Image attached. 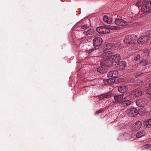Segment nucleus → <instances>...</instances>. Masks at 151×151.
<instances>
[{
  "instance_id": "nucleus-1",
  "label": "nucleus",
  "mask_w": 151,
  "mask_h": 151,
  "mask_svg": "<svg viewBox=\"0 0 151 151\" xmlns=\"http://www.w3.org/2000/svg\"><path fill=\"white\" fill-rule=\"evenodd\" d=\"M113 53L110 51L103 53L102 54L103 59L101 60V63L106 64L108 66H111L113 65L112 56Z\"/></svg>"
},
{
  "instance_id": "nucleus-2",
  "label": "nucleus",
  "mask_w": 151,
  "mask_h": 151,
  "mask_svg": "<svg viewBox=\"0 0 151 151\" xmlns=\"http://www.w3.org/2000/svg\"><path fill=\"white\" fill-rule=\"evenodd\" d=\"M136 36L134 35H127L124 38V42L127 44L134 43L136 39Z\"/></svg>"
},
{
  "instance_id": "nucleus-3",
  "label": "nucleus",
  "mask_w": 151,
  "mask_h": 151,
  "mask_svg": "<svg viewBox=\"0 0 151 151\" xmlns=\"http://www.w3.org/2000/svg\"><path fill=\"white\" fill-rule=\"evenodd\" d=\"M141 7V11L143 13L151 12V1H147L146 4Z\"/></svg>"
},
{
  "instance_id": "nucleus-4",
  "label": "nucleus",
  "mask_w": 151,
  "mask_h": 151,
  "mask_svg": "<svg viewBox=\"0 0 151 151\" xmlns=\"http://www.w3.org/2000/svg\"><path fill=\"white\" fill-rule=\"evenodd\" d=\"M88 26L85 25L82 26L80 29H78L80 31H83V29H85V30L83 32V33L86 35H92L94 33V31L93 29L89 28L87 29Z\"/></svg>"
},
{
  "instance_id": "nucleus-5",
  "label": "nucleus",
  "mask_w": 151,
  "mask_h": 151,
  "mask_svg": "<svg viewBox=\"0 0 151 151\" xmlns=\"http://www.w3.org/2000/svg\"><path fill=\"white\" fill-rule=\"evenodd\" d=\"M103 63H102V64L101 63V61L100 63L101 66L97 69V71L101 73H104L107 72L108 70V67L111 66L106 65V64H104Z\"/></svg>"
},
{
  "instance_id": "nucleus-6",
  "label": "nucleus",
  "mask_w": 151,
  "mask_h": 151,
  "mask_svg": "<svg viewBox=\"0 0 151 151\" xmlns=\"http://www.w3.org/2000/svg\"><path fill=\"white\" fill-rule=\"evenodd\" d=\"M126 113L130 116H135L138 114V110L135 108H130L127 109L126 111Z\"/></svg>"
},
{
  "instance_id": "nucleus-7",
  "label": "nucleus",
  "mask_w": 151,
  "mask_h": 151,
  "mask_svg": "<svg viewBox=\"0 0 151 151\" xmlns=\"http://www.w3.org/2000/svg\"><path fill=\"white\" fill-rule=\"evenodd\" d=\"M136 104L139 107H142L146 105L148 103V101L145 98H141L136 100Z\"/></svg>"
},
{
  "instance_id": "nucleus-8",
  "label": "nucleus",
  "mask_w": 151,
  "mask_h": 151,
  "mask_svg": "<svg viewBox=\"0 0 151 151\" xmlns=\"http://www.w3.org/2000/svg\"><path fill=\"white\" fill-rule=\"evenodd\" d=\"M97 31L100 33L106 34L110 32V30L104 26H99L96 28Z\"/></svg>"
},
{
  "instance_id": "nucleus-9",
  "label": "nucleus",
  "mask_w": 151,
  "mask_h": 151,
  "mask_svg": "<svg viewBox=\"0 0 151 151\" xmlns=\"http://www.w3.org/2000/svg\"><path fill=\"white\" fill-rule=\"evenodd\" d=\"M124 98L123 94L115 95L114 96V100L113 101V103H119L120 104Z\"/></svg>"
},
{
  "instance_id": "nucleus-10",
  "label": "nucleus",
  "mask_w": 151,
  "mask_h": 151,
  "mask_svg": "<svg viewBox=\"0 0 151 151\" xmlns=\"http://www.w3.org/2000/svg\"><path fill=\"white\" fill-rule=\"evenodd\" d=\"M93 45L95 47H98L102 44L103 40L100 37H96L93 39Z\"/></svg>"
},
{
  "instance_id": "nucleus-11",
  "label": "nucleus",
  "mask_w": 151,
  "mask_h": 151,
  "mask_svg": "<svg viewBox=\"0 0 151 151\" xmlns=\"http://www.w3.org/2000/svg\"><path fill=\"white\" fill-rule=\"evenodd\" d=\"M115 22L116 24L119 26H125L127 24V23L125 21L119 18L116 19Z\"/></svg>"
},
{
  "instance_id": "nucleus-12",
  "label": "nucleus",
  "mask_w": 151,
  "mask_h": 151,
  "mask_svg": "<svg viewBox=\"0 0 151 151\" xmlns=\"http://www.w3.org/2000/svg\"><path fill=\"white\" fill-rule=\"evenodd\" d=\"M131 103V101L126 99L124 97L122 102L120 103V106H122L125 107L130 105Z\"/></svg>"
},
{
  "instance_id": "nucleus-13",
  "label": "nucleus",
  "mask_w": 151,
  "mask_h": 151,
  "mask_svg": "<svg viewBox=\"0 0 151 151\" xmlns=\"http://www.w3.org/2000/svg\"><path fill=\"white\" fill-rule=\"evenodd\" d=\"M149 38L148 36H144L139 38L137 42L138 43L143 44L148 41Z\"/></svg>"
},
{
  "instance_id": "nucleus-14",
  "label": "nucleus",
  "mask_w": 151,
  "mask_h": 151,
  "mask_svg": "<svg viewBox=\"0 0 151 151\" xmlns=\"http://www.w3.org/2000/svg\"><path fill=\"white\" fill-rule=\"evenodd\" d=\"M118 76V72L116 70H112L109 72L107 74L108 78H114Z\"/></svg>"
},
{
  "instance_id": "nucleus-15",
  "label": "nucleus",
  "mask_w": 151,
  "mask_h": 151,
  "mask_svg": "<svg viewBox=\"0 0 151 151\" xmlns=\"http://www.w3.org/2000/svg\"><path fill=\"white\" fill-rule=\"evenodd\" d=\"M142 125V122L139 121L136 122L132 125L133 129L135 130H138L140 129Z\"/></svg>"
},
{
  "instance_id": "nucleus-16",
  "label": "nucleus",
  "mask_w": 151,
  "mask_h": 151,
  "mask_svg": "<svg viewBox=\"0 0 151 151\" xmlns=\"http://www.w3.org/2000/svg\"><path fill=\"white\" fill-rule=\"evenodd\" d=\"M109 78L105 80H104V82L105 83V84L108 85H111L113 83H115V80L114 78Z\"/></svg>"
},
{
  "instance_id": "nucleus-17",
  "label": "nucleus",
  "mask_w": 151,
  "mask_h": 151,
  "mask_svg": "<svg viewBox=\"0 0 151 151\" xmlns=\"http://www.w3.org/2000/svg\"><path fill=\"white\" fill-rule=\"evenodd\" d=\"M112 93L109 91L106 93L102 94L100 95L99 98L100 99H102L104 98H109L112 96Z\"/></svg>"
},
{
  "instance_id": "nucleus-18",
  "label": "nucleus",
  "mask_w": 151,
  "mask_h": 151,
  "mask_svg": "<svg viewBox=\"0 0 151 151\" xmlns=\"http://www.w3.org/2000/svg\"><path fill=\"white\" fill-rule=\"evenodd\" d=\"M112 93L109 91L106 93L102 94L100 95L99 98L100 99H102L104 98H109L112 96Z\"/></svg>"
},
{
  "instance_id": "nucleus-19",
  "label": "nucleus",
  "mask_w": 151,
  "mask_h": 151,
  "mask_svg": "<svg viewBox=\"0 0 151 151\" xmlns=\"http://www.w3.org/2000/svg\"><path fill=\"white\" fill-rule=\"evenodd\" d=\"M112 59H113L112 60L113 64L114 62L116 63L119 62L121 59L120 54L118 53L116 54L115 55L113 54Z\"/></svg>"
},
{
  "instance_id": "nucleus-20",
  "label": "nucleus",
  "mask_w": 151,
  "mask_h": 151,
  "mask_svg": "<svg viewBox=\"0 0 151 151\" xmlns=\"http://www.w3.org/2000/svg\"><path fill=\"white\" fill-rule=\"evenodd\" d=\"M143 84V82L142 80H138L132 85V88L136 87L137 86H140Z\"/></svg>"
},
{
  "instance_id": "nucleus-21",
  "label": "nucleus",
  "mask_w": 151,
  "mask_h": 151,
  "mask_svg": "<svg viewBox=\"0 0 151 151\" xmlns=\"http://www.w3.org/2000/svg\"><path fill=\"white\" fill-rule=\"evenodd\" d=\"M146 131L143 130L142 131L138 132L137 133L136 136L137 138H139L142 137L146 135Z\"/></svg>"
},
{
  "instance_id": "nucleus-22",
  "label": "nucleus",
  "mask_w": 151,
  "mask_h": 151,
  "mask_svg": "<svg viewBox=\"0 0 151 151\" xmlns=\"http://www.w3.org/2000/svg\"><path fill=\"white\" fill-rule=\"evenodd\" d=\"M127 86H121L118 87V89L119 92L123 93L125 92L127 90Z\"/></svg>"
},
{
  "instance_id": "nucleus-23",
  "label": "nucleus",
  "mask_w": 151,
  "mask_h": 151,
  "mask_svg": "<svg viewBox=\"0 0 151 151\" xmlns=\"http://www.w3.org/2000/svg\"><path fill=\"white\" fill-rule=\"evenodd\" d=\"M127 63L125 61H122L119 63L118 64L119 68L121 69H124L126 66Z\"/></svg>"
},
{
  "instance_id": "nucleus-24",
  "label": "nucleus",
  "mask_w": 151,
  "mask_h": 151,
  "mask_svg": "<svg viewBox=\"0 0 151 151\" xmlns=\"http://www.w3.org/2000/svg\"><path fill=\"white\" fill-rule=\"evenodd\" d=\"M142 94V92L139 90H134L132 92V95L135 97L139 96Z\"/></svg>"
},
{
  "instance_id": "nucleus-25",
  "label": "nucleus",
  "mask_w": 151,
  "mask_h": 151,
  "mask_svg": "<svg viewBox=\"0 0 151 151\" xmlns=\"http://www.w3.org/2000/svg\"><path fill=\"white\" fill-rule=\"evenodd\" d=\"M144 124L145 126L150 127L151 126V119L145 121L144 122Z\"/></svg>"
},
{
  "instance_id": "nucleus-26",
  "label": "nucleus",
  "mask_w": 151,
  "mask_h": 151,
  "mask_svg": "<svg viewBox=\"0 0 151 151\" xmlns=\"http://www.w3.org/2000/svg\"><path fill=\"white\" fill-rule=\"evenodd\" d=\"M146 110L144 107L141 108L138 111V114L141 116H143L145 113Z\"/></svg>"
},
{
  "instance_id": "nucleus-27",
  "label": "nucleus",
  "mask_w": 151,
  "mask_h": 151,
  "mask_svg": "<svg viewBox=\"0 0 151 151\" xmlns=\"http://www.w3.org/2000/svg\"><path fill=\"white\" fill-rule=\"evenodd\" d=\"M112 47V45L111 43H106L104 48V50H106L107 49H109Z\"/></svg>"
},
{
  "instance_id": "nucleus-28",
  "label": "nucleus",
  "mask_w": 151,
  "mask_h": 151,
  "mask_svg": "<svg viewBox=\"0 0 151 151\" xmlns=\"http://www.w3.org/2000/svg\"><path fill=\"white\" fill-rule=\"evenodd\" d=\"M134 0H133L134 1ZM133 4L137 6H140L141 5V2L140 0H135V1H133Z\"/></svg>"
},
{
  "instance_id": "nucleus-29",
  "label": "nucleus",
  "mask_w": 151,
  "mask_h": 151,
  "mask_svg": "<svg viewBox=\"0 0 151 151\" xmlns=\"http://www.w3.org/2000/svg\"><path fill=\"white\" fill-rule=\"evenodd\" d=\"M107 28L109 30V29H111L112 30H115L119 29V27L116 26L109 25L108 26Z\"/></svg>"
},
{
  "instance_id": "nucleus-30",
  "label": "nucleus",
  "mask_w": 151,
  "mask_h": 151,
  "mask_svg": "<svg viewBox=\"0 0 151 151\" xmlns=\"http://www.w3.org/2000/svg\"><path fill=\"white\" fill-rule=\"evenodd\" d=\"M149 51L148 49H144V52L142 54L143 55L145 56V57L149 55Z\"/></svg>"
},
{
  "instance_id": "nucleus-31",
  "label": "nucleus",
  "mask_w": 151,
  "mask_h": 151,
  "mask_svg": "<svg viewBox=\"0 0 151 151\" xmlns=\"http://www.w3.org/2000/svg\"><path fill=\"white\" fill-rule=\"evenodd\" d=\"M151 147V145L150 144H147L143 145L142 147V148L143 149H150Z\"/></svg>"
},
{
  "instance_id": "nucleus-32",
  "label": "nucleus",
  "mask_w": 151,
  "mask_h": 151,
  "mask_svg": "<svg viewBox=\"0 0 151 151\" xmlns=\"http://www.w3.org/2000/svg\"><path fill=\"white\" fill-rule=\"evenodd\" d=\"M140 63L142 65L144 66L147 65L150 63V62L148 61L147 60H143L141 61Z\"/></svg>"
},
{
  "instance_id": "nucleus-33",
  "label": "nucleus",
  "mask_w": 151,
  "mask_h": 151,
  "mask_svg": "<svg viewBox=\"0 0 151 151\" xmlns=\"http://www.w3.org/2000/svg\"><path fill=\"white\" fill-rule=\"evenodd\" d=\"M140 56L139 54L136 55L134 57V60L136 61H137L140 59Z\"/></svg>"
},
{
  "instance_id": "nucleus-34",
  "label": "nucleus",
  "mask_w": 151,
  "mask_h": 151,
  "mask_svg": "<svg viewBox=\"0 0 151 151\" xmlns=\"http://www.w3.org/2000/svg\"><path fill=\"white\" fill-rule=\"evenodd\" d=\"M104 21V22H106L107 23H110V22L109 21V19L108 17L106 16H104L103 18Z\"/></svg>"
},
{
  "instance_id": "nucleus-35",
  "label": "nucleus",
  "mask_w": 151,
  "mask_h": 151,
  "mask_svg": "<svg viewBox=\"0 0 151 151\" xmlns=\"http://www.w3.org/2000/svg\"><path fill=\"white\" fill-rule=\"evenodd\" d=\"M146 93L149 95H151V88H150L146 90Z\"/></svg>"
},
{
  "instance_id": "nucleus-36",
  "label": "nucleus",
  "mask_w": 151,
  "mask_h": 151,
  "mask_svg": "<svg viewBox=\"0 0 151 151\" xmlns=\"http://www.w3.org/2000/svg\"><path fill=\"white\" fill-rule=\"evenodd\" d=\"M95 49H94V48L91 49L90 50H87V52L88 53H91V52H92L94 51V50Z\"/></svg>"
},
{
  "instance_id": "nucleus-37",
  "label": "nucleus",
  "mask_w": 151,
  "mask_h": 151,
  "mask_svg": "<svg viewBox=\"0 0 151 151\" xmlns=\"http://www.w3.org/2000/svg\"><path fill=\"white\" fill-rule=\"evenodd\" d=\"M103 111V109H101L96 111L95 114L98 115L99 114L101 113Z\"/></svg>"
},
{
  "instance_id": "nucleus-38",
  "label": "nucleus",
  "mask_w": 151,
  "mask_h": 151,
  "mask_svg": "<svg viewBox=\"0 0 151 151\" xmlns=\"http://www.w3.org/2000/svg\"><path fill=\"white\" fill-rule=\"evenodd\" d=\"M149 86L150 88H151V83L149 84Z\"/></svg>"
},
{
  "instance_id": "nucleus-39",
  "label": "nucleus",
  "mask_w": 151,
  "mask_h": 151,
  "mask_svg": "<svg viewBox=\"0 0 151 151\" xmlns=\"http://www.w3.org/2000/svg\"><path fill=\"white\" fill-rule=\"evenodd\" d=\"M150 116H151V111H150Z\"/></svg>"
}]
</instances>
